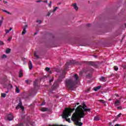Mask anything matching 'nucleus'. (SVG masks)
<instances>
[{
    "mask_svg": "<svg viewBox=\"0 0 126 126\" xmlns=\"http://www.w3.org/2000/svg\"><path fill=\"white\" fill-rule=\"evenodd\" d=\"M12 30V28H10L9 29V31L10 32V31H11Z\"/></svg>",
    "mask_w": 126,
    "mask_h": 126,
    "instance_id": "nucleus-44",
    "label": "nucleus"
},
{
    "mask_svg": "<svg viewBox=\"0 0 126 126\" xmlns=\"http://www.w3.org/2000/svg\"><path fill=\"white\" fill-rule=\"evenodd\" d=\"M10 52H11V49H10V48H7L6 50V54H9Z\"/></svg>",
    "mask_w": 126,
    "mask_h": 126,
    "instance_id": "nucleus-20",
    "label": "nucleus"
},
{
    "mask_svg": "<svg viewBox=\"0 0 126 126\" xmlns=\"http://www.w3.org/2000/svg\"><path fill=\"white\" fill-rule=\"evenodd\" d=\"M16 87V89H15V91L17 93H19V92H20V91L19 90V89L18 88V87H17V86H15Z\"/></svg>",
    "mask_w": 126,
    "mask_h": 126,
    "instance_id": "nucleus-21",
    "label": "nucleus"
},
{
    "mask_svg": "<svg viewBox=\"0 0 126 126\" xmlns=\"http://www.w3.org/2000/svg\"><path fill=\"white\" fill-rule=\"evenodd\" d=\"M87 64L95 68L100 66V63L99 62H88Z\"/></svg>",
    "mask_w": 126,
    "mask_h": 126,
    "instance_id": "nucleus-4",
    "label": "nucleus"
},
{
    "mask_svg": "<svg viewBox=\"0 0 126 126\" xmlns=\"http://www.w3.org/2000/svg\"><path fill=\"white\" fill-rule=\"evenodd\" d=\"M13 86L12 85H11V84H8L7 86V88L8 89H11V88H12Z\"/></svg>",
    "mask_w": 126,
    "mask_h": 126,
    "instance_id": "nucleus-19",
    "label": "nucleus"
},
{
    "mask_svg": "<svg viewBox=\"0 0 126 126\" xmlns=\"http://www.w3.org/2000/svg\"><path fill=\"white\" fill-rule=\"evenodd\" d=\"M5 31L6 34L10 32L9 30H5Z\"/></svg>",
    "mask_w": 126,
    "mask_h": 126,
    "instance_id": "nucleus-32",
    "label": "nucleus"
},
{
    "mask_svg": "<svg viewBox=\"0 0 126 126\" xmlns=\"http://www.w3.org/2000/svg\"><path fill=\"white\" fill-rule=\"evenodd\" d=\"M35 94V93L34 92H32L31 93L29 94V96H33Z\"/></svg>",
    "mask_w": 126,
    "mask_h": 126,
    "instance_id": "nucleus-27",
    "label": "nucleus"
},
{
    "mask_svg": "<svg viewBox=\"0 0 126 126\" xmlns=\"http://www.w3.org/2000/svg\"><path fill=\"white\" fill-rule=\"evenodd\" d=\"M3 42L1 40H0V46H1V45H3Z\"/></svg>",
    "mask_w": 126,
    "mask_h": 126,
    "instance_id": "nucleus-34",
    "label": "nucleus"
},
{
    "mask_svg": "<svg viewBox=\"0 0 126 126\" xmlns=\"http://www.w3.org/2000/svg\"><path fill=\"white\" fill-rule=\"evenodd\" d=\"M87 26H88V27H90V26H91V24H88L87 25Z\"/></svg>",
    "mask_w": 126,
    "mask_h": 126,
    "instance_id": "nucleus-43",
    "label": "nucleus"
},
{
    "mask_svg": "<svg viewBox=\"0 0 126 126\" xmlns=\"http://www.w3.org/2000/svg\"><path fill=\"white\" fill-rule=\"evenodd\" d=\"M27 27H28L27 25H26L23 27V32H22V35H24V34L27 32V31H26Z\"/></svg>",
    "mask_w": 126,
    "mask_h": 126,
    "instance_id": "nucleus-7",
    "label": "nucleus"
},
{
    "mask_svg": "<svg viewBox=\"0 0 126 126\" xmlns=\"http://www.w3.org/2000/svg\"><path fill=\"white\" fill-rule=\"evenodd\" d=\"M70 63H72V61H70Z\"/></svg>",
    "mask_w": 126,
    "mask_h": 126,
    "instance_id": "nucleus-55",
    "label": "nucleus"
},
{
    "mask_svg": "<svg viewBox=\"0 0 126 126\" xmlns=\"http://www.w3.org/2000/svg\"><path fill=\"white\" fill-rule=\"evenodd\" d=\"M1 97H3V98H5V97L6 96V94H5L4 93H2L1 94Z\"/></svg>",
    "mask_w": 126,
    "mask_h": 126,
    "instance_id": "nucleus-25",
    "label": "nucleus"
},
{
    "mask_svg": "<svg viewBox=\"0 0 126 126\" xmlns=\"http://www.w3.org/2000/svg\"><path fill=\"white\" fill-rule=\"evenodd\" d=\"M42 1H43L42 0H38L36 1V2H42Z\"/></svg>",
    "mask_w": 126,
    "mask_h": 126,
    "instance_id": "nucleus-38",
    "label": "nucleus"
},
{
    "mask_svg": "<svg viewBox=\"0 0 126 126\" xmlns=\"http://www.w3.org/2000/svg\"><path fill=\"white\" fill-rule=\"evenodd\" d=\"M33 86L34 87H37V86H38V80H35L33 82Z\"/></svg>",
    "mask_w": 126,
    "mask_h": 126,
    "instance_id": "nucleus-12",
    "label": "nucleus"
},
{
    "mask_svg": "<svg viewBox=\"0 0 126 126\" xmlns=\"http://www.w3.org/2000/svg\"><path fill=\"white\" fill-rule=\"evenodd\" d=\"M75 110V108H71L70 107L66 108L65 109V110L63 112V115L62 116V118L63 119H65L67 122L68 123H70V119H67L68 117L71 116V113H73Z\"/></svg>",
    "mask_w": 126,
    "mask_h": 126,
    "instance_id": "nucleus-3",
    "label": "nucleus"
},
{
    "mask_svg": "<svg viewBox=\"0 0 126 126\" xmlns=\"http://www.w3.org/2000/svg\"><path fill=\"white\" fill-rule=\"evenodd\" d=\"M79 74L80 75V74H82V72H81L80 73H79Z\"/></svg>",
    "mask_w": 126,
    "mask_h": 126,
    "instance_id": "nucleus-53",
    "label": "nucleus"
},
{
    "mask_svg": "<svg viewBox=\"0 0 126 126\" xmlns=\"http://www.w3.org/2000/svg\"><path fill=\"white\" fill-rule=\"evenodd\" d=\"M49 82L50 83H51V82H53V79L50 80Z\"/></svg>",
    "mask_w": 126,
    "mask_h": 126,
    "instance_id": "nucleus-48",
    "label": "nucleus"
},
{
    "mask_svg": "<svg viewBox=\"0 0 126 126\" xmlns=\"http://www.w3.org/2000/svg\"><path fill=\"white\" fill-rule=\"evenodd\" d=\"M94 57H96V56H94Z\"/></svg>",
    "mask_w": 126,
    "mask_h": 126,
    "instance_id": "nucleus-60",
    "label": "nucleus"
},
{
    "mask_svg": "<svg viewBox=\"0 0 126 126\" xmlns=\"http://www.w3.org/2000/svg\"><path fill=\"white\" fill-rule=\"evenodd\" d=\"M23 76V70H20L19 73V77H22Z\"/></svg>",
    "mask_w": 126,
    "mask_h": 126,
    "instance_id": "nucleus-11",
    "label": "nucleus"
},
{
    "mask_svg": "<svg viewBox=\"0 0 126 126\" xmlns=\"http://www.w3.org/2000/svg\"><path fill=\"white\" fill-rule=\"evenodd\" d=\"M68 64H69V63L67 62L65 64V68L62 72V76L59 77L60 79H61V78H64V75H65V72L66 71V69L68 68L67 65H68Z\"/></svg>",
    "mask_w": 126,
    "mask_h": 126,
    "instance_id": "nucleus-6",
    "label": "nucleus"
},
{
    "mask_svg": "<svg viewBox=\"0 0 126 126\" xmlns=\"http://www.w3.org/2000/svg\"><path fill=\"white\" fill-rule=\"evenodd\" d=\"M56 85H57V83H55L53 86H55Z\"/></svg>",
    "mask_w": 126,
    "mask_h": 126,
    "instance_id": "nucleus-50",
    "label": "nucleus"
},
{
    "mask_svg": "<svg viewBox=\"0 0 126 126\" xmlns=\"http://www.w3.org/2000/svg\"><path fill=\"white\" fill-rule=\"evenodd\" d=\"M100 81H103L104 82H105V81H106V80H105V77H101L100 79Z\"/></svg>",
    "mask_w": 126,
    "mask_h": 126,
    "instance_id": "nucleus-22",
    "label": "nucleus"
},
{
    "mask_svg": "<svg viewBox=\"0 0 126 126\" xmlns=\"http://www.w3.org/2000/svg\"><path fill=\"white\" fill-rule=\"evenodd\" d=\"M3 58H6V55H3Z\"/></svg>",
    "mask_w": 126,
    "mask_h": 126,
    "instance_id": "nucleus-47",
    "label": "nucleus"
},
{
    "mask_svg": "<svg viewBox=\"0 0 126 126\" xmlns=\"http://www.w3.org/2000/svg\"><path fill=\"white\" fill-rule=\"evenodd\" d=\"M83 111H84V112H90V111H91V109H90V108H84Z\"/></svg>",
    "mask_w": 126,
    "mask_h": 126,
    "instance_id": "nucleus-18",
    "label": "nucleus"
},
{
    "mask_svg": "<svg viewBox=\"0 0 126 126\" xmlns=\"http://www.w3.org/2000/svg\"><path fill=\"white\" fill-rule=\"evenodd\" d=\"M50 69H51V68H50V67H47L45 68V70L46 71H48V72H49V73L51 74V73H52V72L51 71H50Z\"/></svg>",
    "mask_w": 126,
    "mask_h": 126,
    "instance_id": "nucleus-17",
    "label": "nucleus"
},
{
    "mask_svg": "<svg viewBox=\"0 0 126 126\" xmlns=\"http://www.w3.org/2000/svg\"><path fill=\"white\" fill-rule=\"evenodd\" d=\"M46 104V103L45 102V101H43L42 103L40 104V106H44V105H45Z\"/></svg>",
    "mask_w": 126,
    "mask_h": 126,
    "instance_id": "nucleus-33",
    "label": "nucleus"
},
{
    "mask_svg": "<svg viewBox=\"0 0 126 126\" xmlns=\"http://www.w3.org/2000/svg\"><path fill=\"white\" fill-rule=\"evenodd\" d=\"M0 1H1L2 0H0Z\"/></svg>",
    "mask_w": 126,
    "mask_h": 126,
    "instance_id": "nucleus-61",
    "label": "nucleus"
},
{
    "mask_svg": "<svg viewBox=\"0 0 126 126\" xmlns=\"http://www.w3.org/2000/svg\"><path fill=\"white\" fill-rule=\"evenodd\" d=\"M2 11H3V12H6V13H7V14H11V13H10V12H9V11H7L6 10L2 9Z\"/></svg>",
    "mask_w": 126,
    "mask_h": 126,
    "instance_id": "nucleus-23",
    "label": "nucleus"
},
{
    "mask_svg": "<svg viewBox=\"0 0 126 126\" xmlns=\"http://www.w3.org/2000/svg\"><path fill=\"white\" fill-rule=\"evenodd\" d=\"M36 22H37L38 23H39V24H41V23L42 22V21L40 20H37L36 21Z\"/></svg>",
    "mask_w": 126,
    "mask_h": 126,
    "instance_id": "nucleus-30",
    "label": "nucleus"
},
{
    "mask_svg": "<svg viewBox=\"0 0 126 126\" xmlns=\"http://www.w3.org/2000/svg\"><path fill=\"white\" fill-rule=\"evenodd\" d=\"M98 101L101 102V103H102V104H105V103H106V101H105V100L102 99H100L98 100Z\"/></svg>",
    "mask_w": 126,
    "mask_h": 126,
    "instance_id": "nucleus-26",
    "label": "nucleus"
},
{
    "mask_svg": "<svg viewBox=\"0 0 126 126\" xmlns=\"http://www.w3.org/2000/svg\"><path fill=\"white\" fill-rule=\"evenodd\" d=\"M73 7L75 10H78V7H77V5L76 4V3H75L73 4Z\"/></svg>",
    "mask_w": 126,
    "mask_h": 126,
    "instance_id": "nucleus-15",
    "label": "nucleus"
},
{
    "mask_svg": "<svg viewBox=\"0 0 126 126\" xmlns=\"http://www.w3.org/2000/svg\"><path fill=\"white\" fill-rule=\"evenodd\" d=\"M34 57H35V58H37V59H39V56H38V55L36 54V53H34Z\"/></svg>",
    "mask_w": 126,
    "mask_h": 126,
    "instance_id": "nucleus-29",
    "label": "nucleus"
},
{
    "mask_svg": "<svg viewBox=\"0 0 126 126\" xmlns=\"http://www.w3.org/2000/svg\"><path fill=\"white\" fill-rule=\"evenodd\" d=\"M29 69H30V70L32 69V68H33V65L32 64V62H31V61H29Z\"/></svg>",
    "mask_w": 126,
    "mask_h": 126,
    "instance_id": "nucleus-10",
    "label": "nucleus"
},
{
    "mask_svg": "<svg viewBox=\"0 0 126 126\" xmlns=\"http://www.w3.org/2000/svg\"><path fill=\"white\" fill-rule=\"evenodd\" d=\"M120 124H116L114 126H120Z\"/></svg>",
    "mask_w": 126,
    "mask_h": 126,
    "instance_id": "nucleus-49",
    "label": "nucleus"
},
{
    "mask_svg": "<svg viewBox=\"0 0 126 126\" xmlns=\"http://www.w3.org/2000/svg\"><path fill=\"white\" fill-rule=\"evenodd\" d=\"M2 24V20H0V27L1 26V25Z\"/></svg>",
    "mask_w": 126,
    "mask_h": 126,
    "instance_id": "nucleus-39",
    "label": "nucleus"
},
{
    "mask_svg": "<svg viewBox=\"0 0 126 126\" xmlns=\"http://www.w3.org/2000/svg\"><path fill=\"white\" fill-rule=\"evenodd\" d=\"M1 20H2V22H3V16L1 17Z\"/></svg>",
    "mask_w": 126,
    "mask_h": 126,
    "instance_id": "nucleus-46",
    "label": "nucleus"
},
{
    "mask_svg": "<svg viewBox=\"0 0 126 126\" xmlns=\"http://www.w3.org/2000/svg\"><path fill=\"white\" fill-rule=\"evenodd\" d=\"M41 111L42 112H47L48 111V108L46 107H43L41 109Z\"/></svg>",
    "mask_w": 126,
    "mask_h": 126,
    "instance_id": "nucleus-16",
    "label": "nucleus"
},
{
    "mask_svg": "<svg viewBox=\"0 0 126 126\" xmlns=\"http://www.w3.org/2000/svg\"><path fill=\"white\" fill-rule=\"evenodd\" d=\"M11 39H12V37H10L8 38V41H11Z\"/></svg>",
    "mask_w": 126,
    "mask_h": 126,
    "instance_id": "nucleus-40",
    "label": "nucleus"
},
{
    "mask_svg": "<svg viewBox=\"0 0 126 126\" xmlns=\"http://www.w3.org/2000/svg\"><path fill=\"white\" fill-rule=\"evenodd\" d=\"M121 99L122 98H120L119 100H116V101L115 102V106H120V105H121Z\"/></svg>",
    "mask_w": 126,
    "mask_h": 126,
    "instance_id": "nucleus-9",
    "label": "nucleus"
},
{
    "mask_svg": "<svg viewBox=\"0 0 126 126\" xmlns=\"http://www.w3.org/2000/svg\"><path fill=\"white\" fill-rule=\"evenodd\" d=\"M74 78H75V80H72V79H65V85L68 89L70 90H74V88H75L76 84H77L79 82V77L78 75L75 74L74 75Z\"/></svg>",
    "mask_w": 126,
    "mask_h": 126,
    "instance_id": "nucleus-2",
    "label": "nucleus"
},
{
    "mask_svg": "<svg viewBox=\"0 0 126 126\" xmlns=\"http://www.w3.org/2000/svg\"><path fill=\"white\" fill-rule=\"evenodd\" d=\"M101 87V86L96 87L95 88H94V91H98V90H99V89H100Z\"/></svg>",
    "mask_w": 126,
    "mask_h": 126,
    "instance_id": "nucleus-14",
    "label": "nucleus"
},
{
    "mask_svg": "<svg viewBox=\"0 0 126 126\" xmlns=\"http://www.w3.org/2000/svg\"><path fill=\"white\" fill-rule=\"evenodd\" d=\"M122 116V113H120L117 115V118H120Z\"/></svg>",
    "mask_w": 126,
    "mask_h": 126,
    "instance_id": "nucleus-35",
    "label": "nucleus"
},
{
    "mask_svg": "<svg viewBox=\"0 0 126 126\" xmlns=\"http://www.w3.org/2000/svg\"><path fill=\"white\" fill-rule=\"evenodd\" d=\"M59 8V7H56L53 10V12H55V11H57V9Z\"/></svg>",
    "mask_w": 126,
    "mask_h": 126,
    "instance_id": "nucleus-28",
    "label": "nucleus"
},
{
    "mask_svg": "<svg viewBox=\"0 0 126 126\" xmlns=\"http://www.w3.org/2000/svg\"><path fill=\"white\" fill-rule=\"evenodd\" d=\"M114 70H115V71H118V70H119V67H118L117 66H114Z\"/></svg>",
    "mask_w": 126,
    "mask_h": 126,
    "instance_id": "nucleus-24",
    "label": "nucleus"
},
{
    "mask_svg": "<svg viewBox=\"0 0 126 126\" xmlns=\"http://www.w3.org/2000/svg\"><path fill=\"white\" fill-rule=\"evenodd\" d=\"M13 115L12 114H9L7 115V120H8V121H13Z\"/></svg>",
    "mask_w": 126,
    "mask_h": 126,
    "instance_id": "nucleus-8",
    "label": "nucleus"
},
{
    "mask_svg": "<svg viewBox=\"0 0 126 126\" xmlns=\"http://www.w3.org/2000/svg\"><path fill=\"white\" fill-rule=\"evenodd\" d=\"M75 107H76V105H75Z\"/></svg>",
    "mask_w": 126,
    "mask_h": 126,
    "instance_id": "nucleus-58",
    "label": "nucleus"
},
{
    "mask_svg": "<svg viewBox=\"0 0 126 126\" xmlns=\"http://www.w3.org/2000/svg\"><path fill=\"white\" fill-rule=\"evenodd\" d=\"M110 125H112V123H110Z\"/></svg>",
    "mask_w": 126,
    "mask_h": 126,
    "instance_id": "nucleus-57",
    "label": "nucleus"
},
{
    "mask_svg": "<svg viewBox=\"0 0 126 126\" xmlns=\"http://www.w3.org/2000/svg\"><path fill=\"white\" fill-rule=\"evenodd\" d=\"M118 110H123V107L122 106H119L117 107Z\"/></svg>",
    "mask_w": 126,
    "mask_h": 126,
    "instance_id": "nucleus-31",
    "label": "nucleus"
},
{
    "mask_svg": "<svg viewBox=\"0 0 126 126\" xmlns=\"http://www.w3.org/2000/svg\"><path fill=\"white\" fill-rule=\"evenodd\" d=\"M59 4H61V3H59Z\"/></svg>",
    "mask_w": 126,
    "mask_h": 126,
    "instance_id": "nucleus-59",
    "label": "nucleus"
},
{
    "mask_svg": "<svg viewBox=\"0 0 126 126\" xmlns=\"http://www.w3.org/2000/svg\"><path fill=\"white\" fill-rule=\"evenodd\" d=\"M86 108H87L86 104L83 103V106L79 105L75 109V113H74L72 115L71 120L73 121V122H74L76 126H82L83 125V123L79 122L81 121V119L84 118V117H85L87 114V113H85L83 110L84 109Z\"/></svg>",
    "mask_w": 126,
    "mask_h": 126,
    "instance_id": "nucleus-1",
    "label": "nucleus"
},
{
    "mask_svg": "<svg viewBox=\"0 0 126 126\" xmlns=\"http://www.w3.org/2000/svg\"><path fill=\"white\" fill-rule=\"evenodd\" d=\"M94 121H100V116L99 115L94 116Z\"/></svg>",
    "mask_w": 126,
    "mask_h": 126,
    "instance_id": "nucleus-13",
    "label": "nucleus"
},
{
    "mask_svg": "<svg viewBox=\"0 0 126 126\" xmlns=\"http://www.w3.org/2000/svg\"><path fill=\"white\" fill-rule=\"evenodd\" d=\"M51 15V11L48 12L47 13V16H50Z\"/></svg>",
    "mask_w": 126,
    "mask_h": 126,
    "instance_id": "nucleus-36",
    "label": "nucleus"
},
{
    "mask_svg": "<svg viewBox=\"0 0 126 126\" xmlns=\"http://www.w3.org/2000/svg\"><path fill=\"white\" fill-rule=\"evenodd\" d=\"M87 76H91V75L90 74H89Z\"/></svg>",
    "mask_w": 126,
    "mask_h": 126,
    "instance_id": "nucleus-51",
    "label": "nucleus"
},
{
    "mask_svg": "<svg viewBox=\"0 0 126 126\" xmlns=\"http://www.w3.org/2000/svg\"><path fill=\"white\" fill-rule=\"evenodd\" d=\"M3 2H4V3H7V1L3 0Z\"/></svg>",
    "mask_w": 126,
    "mask_h": 126,
    "instance_id": "nucleus-45",
    "label": "nucleus"
},
{
    "mask_svg": "<svg viewBox=\"0 0 126 126\" xmlns=\"http://www.w3.org/2000/svg\"><path fill=\"white\" fill-rule=\"evenodd\" d=\"M76 104V105H79L80 103L79 102H77Z\"/></svg>",
    "mask_w": 126,
    "mask_h": 126,
    "instance_id": "nucleus-52",
    "label": "nucleus"
},
{
    "mask_svg": "<svg viewBox=\"0 0 126 126\" xmlns=\"http://www.w3.org/2000/svg\"><path fill=\"white\" fill-rule=\"evenodd\" d=\"M25 82H26V83L27 84H28V83H29V80H26L25 81Z\"/></svg>",
    "mask_w": 126,
    "mask_h": 126,
    "instance_id": "nucleus-37",
    "label": "nucleus"
},
{
    "mask_svg": "<svg viewBox=\"0 0 126 126\" xmlns=\"http://www.w3.org/2000/svg\"><path fill=\"white\" fill-rule=\"evenodd\" d=\"M34 35H37V32H35Z\"/></svg>",
    "mask_w": 126,
    "mask_h": 126,
    "instance_id": "nucleus-54",
    "label": "nucleus"
},
{
    "mask_svg": "<svg viewBox=\"0 0 126 126\" xmlns=\"http://www.w3.org/2000/svg\"><path fill=\"white\" fill-rule=\"evenodd\" d=\"M19 103L17 106L16 107V110H18V109H21L22 111H24V106H22V101L21 99H20L19 100Z\"/></svg>",
    "mask_w": 126,
    "mask_h": 126,
    "instance_id": "nucleus-5",
    "label": "nucleus"
},
{
    "mask_svg": "<svg viewBox=\"0 0 126 126\" xmlns=\"http://www.w3.org/2000/svg\"><path fill=\"white\" fill-rule=\"evenodd\" d=\"M52 4V1H50V3L49 4V6L51 7V5Z\"/></svg>",
    "mask_w": 126,
    "mask_h": 126,
    "instance_id": "nucleus-42",
    "label": "nucleus"
},
{
    "mask_svg": "<svg viewBox=\"0 0 126 126\" xmlns=\"http://www.w3.org/2000/svg\"><path fill=\"white\" fill-rule=\"evenodd\" d=\"M42 1H43V2H45L46 3H48V0H47Z\"/></svg>",
    "mask_w": 126,
    "mask_h": 126,
    "instance_id": "nucleus-41",
    "label": "nucleus"
},
{
    "mask_svg": "<svg viewBox=\"0 0 126 126\" xmlns=\"http://www.w3.org/2000/svg\"><path fill=\"white\" fill-rule=\"evenodd\" d=\"M125 27L126 28V24H125Z\"/></svg>",
    "mask_w": 126,
    "mask_h": 126,
    "instance_id": "nucleus-56",
    "label": "nucleus"
}]
</instances>
